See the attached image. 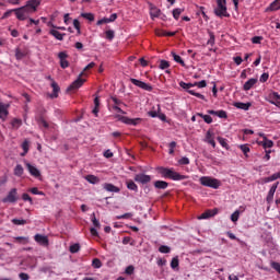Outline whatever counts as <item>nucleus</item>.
<instances>
[{
    "label": "nucleus",
    "mask_w": 280,
    "mask_h": 280,
    "mask_svg": "<svg viewBox=\"0 0 280 280\" xmlns=\"http://www.w3.org/2000/svg\"><path fill=\"white\" fill-rule=\"evenodd\" d=\"M19 201V190L16 188H12L8 195L2 199L4 205H14Z\"/></svg>",
    "instance_id": "39448f33"
},
{
    "label": "nucleus",
    "mask_w": 280,
    "mask_h": 280,
    "mask_svg": "<svg viewBox=\"0 0 280 280\" xmlns=\"http://www.w3.org/2000/svg\"><path fill=\"white\" fill-rule=\"evenodd\" d=\"M257 84V79L252 78L243 85L244 91H250Z\"/></svg>",
    "instance_id": "5701e85b"
},
{
    "label": "nucleus",
    "mask_w": 280,
    "mask_h": 280,
    "mask_svg": "<svg viewBox=\"0 0 280 280\" xmlns=\"http://www.w3.org/2000/svg\"><path fill=\"white\" fill-rule=\"evenodd\" d=\"M205 143H209L212 148H215V133L213 130H208L203 139Z\"/></svg>",
    "instance_id": "9d476101"
},
{
    "label": "nucleus",
    "mask_w": 280,
    "mask_h": 280,
    "mask_svg": "<svg viewBox=\"0 0 280 280\" xmlns=\"http://www.w3.org/2000/svg\"><path fill=\"white\" fill-rule=\"evenodd\" d=\"M150 16H151L152 21H154V19H159V16H161V10L156 7H151L150 8Z\"/></svg>",
    "instance_id": "b1692460"
},
{
    "label": "nucleus",
    "mask_w": 280,
    "mask_h": 280,
    "mask_svg": "<svg viewBox=\"0 0 280 280\" xmlns=\"http://www.w3.org/2000/svg\"><path fill=\"white\" fill-rule=\"evenodd\" d=\"M105 36L107 38V40H113V38H115V31H106L105 32Z\"/></svg>",
    "instance_id": "603ef678"
},
{
    "label": "nucleus",
    "mask_w": 280,
    "mask_h": 280,
    "mask_svg": "<svg viewBox=\"0 0 280 280\" xmlns=\"http://www.w3.org/2000/svg\"><path fill=\"white\" fill-rule=\"evenodd\" d=\"M261 40H264V37H261V36H255L252 38V43L254 45H261Z\"/></svg>",
    "instance_id": "5fc2aeb1"
},
{
    "label": "nucleus",
    "mask_w": 280,
    "mask_h": 280,
    "mask_svg": "<svg viewBox=\"0 0 280 280\" xmlns=\"http://www.w3.org/2000/svg\"><path fill=\"white\" fill-rule=\"evenodd\" d=\"M185 12V9L183 8H177L173 10V19H175V21H178L180 19V14Z\"/></svg>",
    "instance_id": "c756f323"
},
{
    "label": "nucleus",
    "mask_w": 280,
    "mask_h": 280,
    "mask_svg": "<svg viewBox=\"0 0 280 280\" xmlns=\"http://www.w3.org/2000/svg\"><path fill=\"white\" fill-rule=\"evenodd\" d=\"M207 113H208V115H215L220 119H226V117H228L226 112L223 109H221V110L208 109Z\"/></svg>",
    "instance_id": "6ab92c4d"
},
{
    "label": "nucleus",
    "mask_w": 280,
    "mask_h": 280,
    "mask_svg": "<svg viewBox=\"0 0 280 280\" xmlns=\"http://www.w3.org/2000/svg\"><path fill=\"white\" fill-rule=\"evenodd\" d=\"M174 148H176V141H172L170 143V151L168 154H173L174 153Z\"/></svg>",
    "instance_id": "e2e57ef3"
},
{
    "label": "nucleus",
    "mask_w": 280,
    "mask_h": 280,
    "mask_svg": "<svg viewBox=\"0 0 280 280\" xmlns=\"http://www.w3.org/2000/svg\"><path fill=\"white\" fill-rule=\"evenodd\" d=\"M135 180L136 183H140L141 185H147V183H150L152 180V177L145 174H137L135 176Z\"/></svg>",
    "instance_id": "ddd939ff"
},
{
    "label": "nucleus",
    "mask_w": 280,
    "mask_h": 280,
    "mask_svg": "<svg viewBox=\"0 0 280 280\" xmlns=\"http://www.w3.org/2000/svg\"><path fill=\"white\" fill-rule=\"evenodd\" d=\"M217 139H218L220 145H222L225 150H229V142H228L226 138L218 137Z\"/></svg>",
    "instance_id": "a19ab883"
},
{
    "label": "nucleus",
    "mask_w": 280,
    "mask_h": 280,
    "mask_svg": "<svg viewBox=\"0 0 280 280\" xmlns=\"http://www.w3.org/2000/svg\"><path fill=\"white\" fill-rule=\"evenodd\" d=\"M168 186H170V184H167V182H165V180H156L154 183V187L156 189H167Z\"/></svg>",
    "instance_id": "bb28decb"
},
{
    "label": "nucleus",
    "mask_w": 280,
    "mask_h": 280,
    "mask_svg": "<svg viewBox=\"0 0 280 280\" xmlns=\"http://www.w3.org/2000/svg\"><path fill=\"white\" fill-rule=\"evenodd\" d=\"M58 58L60 60L61 69H67L69 67V61L67 60V58H69V55H67L65 51H60L58 54Z\"/></svg>",
    "instance_id": "dca6fc26"
},
{
    "label": "nucleus",
    "mask_w": 280,
    "mask_h": 280,
    "mask_svg": "<svg viewBox=\"0 0 280 280\" xmlns=\"http://www.w3.org/2000/svg\"><path fill=\"white\" fill-rule=\"evenodd\" d=\"M233 60H234V62H235V65H236L237 67H240V65H242V62H244V59H242L241 56L234 57Z\"/></svg>",
    "instance_id": "680f3d73"
},
{
    "label": "nucleus",
    "mask_w": 280,
    "mask_h": 280,
    "mask_svg": "<svg viewBox=\"0 0 280 280\" xmlns=\"http://www.w3.org/2000/svg\"><path fill=\"white\" fill-rule=\"evenodd\" d=\"M271 268L277 271L278 275H280V264L277 261H271Z\"/></svg>",
    "instance_id": "4d7b16f0"
},
{
    "label": "nucleus",
    "mask_w": 280,
    "mask_h": 280,
    "mask_svg": "<svg viewBox=\"0 0 280 280\" xmlns=\"http://www.w3.org/2000/svg\"><path fill=\"white\" fill-rule=\"evenodd\" d=\"M179 86L182 89H184L185 91H187V93H189V95H194L195 97H198V100H205V95H202V94H200V93H198V92H196L194 90H189L188 85H187V83L185 81H180L179 82Z\"/></svg>",
    "instance_id": "1a4fd4ad"
},
{
    "label": "nucleus",
    "mask_w": 280,
    "mask_h": 280,
    "mask_svg": "<svg viewBox=\"0 0 280 280\" xmlns=\"http://www.w3.org/2000/svg\"><path fill=\"white\" fill-rule=\"evenodd\" d=\"M80 252V244L75 243L70 246V253L75 254Z\"/></svg>",
    "instance_id": "de8ad7c7"
},
{
    "label": "nucleus",
    "mask_w": 280,
    "mask_h": 280,
    "mask_svg": "<svg viewBox=\"0 0 280 280\" xmlns=\"http://www.w3.org/2000/svg\"><path fill=\"white\" fill-rule=\"evenodd\" d=\"M277 187H279V182H277L276 184H273L271 186V188L268 191L266 201L268 202V205H270L272 202V200H275V194L277 191Z\"/></svg>",
    "instance_id": "2eb2a0df"
},
{
    "label": "nucleus",
    "mask_w": 280,
    "mask_h": 280,
    "mask_svg": "<svg viewBox=\"0 0 280 280\" xmlns=\"http://www.w3.org/2000/svg\"><path fill=\"white\" fill-rule=\"evenodd\" d=\"M82 75H84V72H81L78 79L69 85L68 91H78V89H81L84 82H86V79H82Z\"/></svg>",
    "instance_id": "423d86ee"
},
{
    "label": "nucleus",
    "mask_w": 280,
    "mask_h": 280,
    "mask_svg": "<svg viewBox=\"0 0 280 280\" xmlns=\"http://www.w3.org/2000/svg\"><path fill=\"white\" fill-rule=\"evenodd\" d=\"M161 114V105L156 104L148 112L149 117L156 118Z\"/></svg>",
    "instance_id": "aec40b11"
},
{
    "label": "nucleus",
    "mask_w": 280,
    "mask_h": 280,
    "mask_svg": "<svg viewBox=\"0 0 280 280\" xmlns=\"http://www.w3.org/2000/svg\"><path fill=\"white\" fill-rule=\"evenodd\" d=\"M73 27L77 30V34H82L80 30V21L78 19L73 20Z\"/></svg>",
    "instance_id": "3c124183"
},
{
    "label": "nucleus",
    "mask_w": 280,
    "mask_h": 280,
    "mask_svg": "<svg viewBox=\"0 0 280 280\" xmlns=\"http://www.w3.org/2000/svg\"><path fill=\"white\" fill-rule=\"evenodd\" d=\"M92 266L93 268H102V260H100V258H94L92 260Z\"/></svg>",
    "instance_id": "09e8293b"
},
{
    "label": "nucleus",
    "mask_w": 280,
    "mask_h": 280,
    "mask_svg": "<svg viewBox=\"0 0 280 280\" xmlns=\"http://www.w3.org/2000/svg\"><path fill=\"white\" fill-rule=\"evenodd\" d=\"M130 82L133 83L135 86H138V89H142V91H152L150 83H145L138 79H130Z\"/></svg>",
    "instance_id": "0eeeda50"
},
{
    "label": "nucleus",
    "mask_w": 280,
    "mask_h": 280,
    "mask_svg": "<svg viewBox=\"0 0 280 280\" xmlns=\"http://www.w3.org/2000/svg\"><path fill=\"white\" fill-rule=\"evenodd\" d=\"M199 182L203 187H210L211 189H220L222 186V182H220V179L211 176H202L199 178Z\"/></svg>",
    "instance_id": "20e7f679"
},
{
    "label": "nucleus",
    "mask_w": 280,
    "mask_h": 280,
    "mask_svg": "<svg viewBox=\"0 0 280 280\" xmlns=\"http://www.w3.org/2000/svg\"><path fill=\"white\" fill-rule=\"evenodd\" d=\"M215 215H218V208L207 210L200 217H198V220H209V218H213Z\"/></svg>",
    "instance_id": "f3484780"
},
{
    "label": "nucleus",
    "mask_w": 280,
    "mask_h": 280,
    "mask_svg": "<svg viewBox=\"0 0 280 280\" xmlns=\"http://www.w3.org/2000/svg\"><path fill=\"white\" fill-rule=\"evenodd\" d=\"M30 191L33 194V196H45V194L38 190L36 187L31 188Z\"/></svg>",
    "instance_id": "8fccbe9b"
},
{
    "label": "nucleus",
    "mask_w": 280,
    "mask_h": 280,
    "mask_svg": "<svg viewBox=\"0 0 280 280\" xmlns=\"http://www.w3.org/2000/svg\"><path fill=\"white\" fill-rule=\"evenodd\" d=\"M23 166L21 164H18L15 167H14V176H23Z\"/></svg>",
    "instance_id": "ea45409f"
},
{
    "label": "nucleus",
    "mask_w": 280,
    "mask_h": 280,
    "mask_svg": "<svg viewBox=\"0 0 280 280\" xmlns=\"http://www.w3.org/2000/svg\"><path fill=\"white\" fill-rule=\"evenodd\" d=\"M268 78H270L268 73H262L260 75V82H268Z\"/></svg>",
    "instance_id": "0e129e2a"
},
{
    "label": "nucleus",
    "mask_w": 280,
    "mask_h": 280,
    "mask_svg": "<svg viewBox=\"0 0 280 280\" xmlns=\"http://www.w3.org/2000/svg\"><path fill=\"white\" fill-rule=\"evenodd\" d=\"M217 5L213 9V13L219 19H229L231 13H229V9L226 8V0H215Z\"/></svg>",
    "instance_id": "7ed1b4c3"
},
{
    "label": "nucleus",
    "mask_w": 280,
    "mask_h": 280,
    "mask_svg": "<svg viewBox=\"0 0 280 280\" xmlns=\"http://www.w3.org/2000/svg\"><path fill=\"white\" fill-rule=\"evenodd\" d=\"M25 165L31 176H34V178H40V171L36 166L32 165L28 162H25Z\"/></svg>",
    "instance_id": "f8f14e48"
},
{
    "label": "nucleus",
    "mask_w": 280,
    "mask_h": 280,
    "mask_svg": "<svg viewBox=\"0 0 280 280\" xmlns=\"http://www.w3.org/2000/svg\"><path fill=\"white\" fill-rule=\"evenodd\" d=\"M160 174L163 178H170V180H187L189 178L187 175H182L174 168L160 167Z\"/></svg>",
    "instance_id": "f03ea898"
},
{
    "label": "nucleus",
    "mask_w": 280,
    "mask_h": 280,
    "mask_svg": "<svg viewBox=\"0 0 280 280\" xmlns=\"http://www.w3.org/2000/svg\"><path fill=\"white\" fill-rule=\"evenodd\" d=\"M49 34H50V36H54V38H56L57 40H65V36H67V34L60 33L56 28L50 30Z\"/></svg>",
    "instance_id": "4be33fe9"
},
{
    "label": "nucleus",
    "mask_w": 280,
    "mask_h": 280,
    "mask_svg": "<svg viewBox=\"0 0 280 280\" xmlns=\"http://www.w3.org/2000/svg\"><path fill=\"white\" fill-rule=\"evenodd\" d=\"M127 189H129L130 191H139V186H137L135 182L129 180L127 182Z\"/></svg>",
    "instance_id": "f704fd0d"
},
{
    "label": "nucleus",
    "mask_w": 280,
    "mask_h": 280,
    "mask_svg": "<svg viewBox=\"0 0 280 280\" xmlns=\"http://www.w3.org/2000/svg\"><path fill=\"white\" fill-rule=\"evenodd\" d=\"M103 189H105V191H110L112 194H119L120 191L119 187L108 183L103 185Z\"/></svg>",
    "instance_id": "412c9836"
},
{
    "label": "nucleus",
    "mask_w": 280,
    "mask_h": 280,
    "mask_svg": "<svg viewBox=\"0 0 280 280\" xmlns=\"http://www.w3.org/2000/svg\"><path fill=\"white\" fill-rule=\"evenodd\" d=\"M32 25H40V20H34L30 18L26 27H32Z\"/></svg>",
    "instance_id": "c03bdc74"
},
{
    "label": "nucleus",
    "mask_w": 280,
    "mask_h": 280,
    "mask_svg": "<svg viewBox=\"0 0 280 280\" xmlns=\"http://www.w3.org/2000/svg\"><path fill=\"white\" fill-rule=\"evenodd\" d=\"M85 180H88V183H90L91 185H97V183H100V177L95 175H86Z\"/></svg>",
    "instance_id": "cd10ccee"
},
{
    "label": "nucleus",
    "mask_w": 280,
    "mask_h": 280,
    "mask_svg": "<svg viewBox=\"0 0 280 280\" xmlns=\"http://www.w3.org/2000/svg\"><path fill=\"white\" fill-rule=\"evenodd\" d=\"M278 178H280V172H278V173H275V174H272L271 176H269V177H265L264 179H262V183H272V182H275V180H278Z\"/></svg>",
    "instance_id": "a878e982"
},
{
    "label": "nucleus",
    "mask_w": 280,
    "mask_h": 280,
    "mask_svg": "<svg viewBox=\"0 0 280 280\" xmlns=\"http://www.w3.org/2000/svg\"><path fill=\"white\" fill-rule=\"evenodd\" d=\"M50 86L52 89L51 97H58V93H60V86L58 85V83H56V81H52V83H50Z\"/></svg>",
    "instance_id": "393cba45"
},
{
    "label": "nucleus",
    "mask_w": 280,
    "mask_h": 280,
    "mask_svg": "<svg viewBox=\"0 0 280 280\" xmlns=\"http://www.w3.org/2000/svg\"><path fill=\"white\" fill-rule=\"evenodd\" d=\"M270 100H278V101H280V95H279V93L273 92V93L270 95Z\"/></svg>",
    "instance_id": "774afa93"
},
{
    "label": "nucleus",
    "mask_w": 280,
    "mask_h": 280,
    "mask_svg": "<svg viewBox=\"0 0 280 280\" xmlns=\"http://www.w3.org/2000/svg\"><path fill=\"white\" fill-rule=\"evenodd\" d=\"M197 117H201L206 124H213V118L210 115H205L202 113H197Z\"/></svg>",
    "instance_id": "c85d7f7f"
},
{
    "label": "nucleus",
    "mask_w": 280,
    "mask_h": 280,
    "mask_svg": "<svg viewBox=\"0 0 280 280\" xmlns=\"http://www.w3.org/2000/svg\"><path fill=\"white\" fill-rule=\"evenodd\" d=\"M10 104L0 102V119H2V121H5V119H8V115L10 114L8 112Z\"/></svg>",
    "instance_id": "9b49d317"
},
{
    "label": "nucleus",
    "mask_w": 280,
    "mask_h": 280,
    "mask_svg": "<svg viewBox=\"0 0 280 280\" xmlns=\"http://www.w3.org/2000/svg\"><path fill=\"white\" fill-rule=\"evenodd\" d=\"M22 150H23V153H21V156H25V154L30 152V141L24 140V142L22 143Z\"/></svg>",
    "instance_id": "72a5a7b5"
},
{
    "label": "nucleus",
    "mask_w": 280,
    "mask_h": 280,
    "mask_svg": "<svg viewBox=\"0 0 280 280\" xmlns=\"http://www.w3.org/2000/svg\"><path fill=\"white\" fill-rule=\"evenodd\" d=\"M237 220H240V210H236L234 211L232 214H231V221L232 222H237Z\"/></svg>",
    "instance_id": "49530a36"
},
{
    "label": "nucleus",
    "mask_w": 280,
    "mask_h": 280,
    "mask_svg": "<svg viewBox=\"0 0 280 280\" xmlns=\"http://www.w3.org/2000/svg\"><path fill=\"white\" fill-rule=\"evenodd\" d=\"M125 272L127 275H133L135 273V266L130 265L125 269Z\"/></svg>",
    "instance_id": "052dcab7"
},
{
    "label": "nucleus",
    "mask_w": 280,
    "mask_h": 280,
    "mask_svg": "<svg viewBox=\"0 0 280 280\" xmlns=\"http://www.w3.org/2000/svg\"><path fill=\"white\" fill-rule=\"evenodd\" d=\"M34 240L39 246H49V238L43 234H36Z\"/></svg>",
    "instance_id": "4468645a"
},
{
    "label": "nucleus",
    "mask_w": 280,
    "mask_h": 280,
    "mask_svg": "<svg viewBox=\"0 0 280 280\" xmlns=\"http://www.w3.org/2000/svg\"><path fill=\"white\" fill-rule=\"evenodd\" d=\"M269 10L271 12H277V10H280V0H275L270 5Z\"/></svg>",
    "instance_id": "7c9ffc66"
},
{
    "label": "nucleus",
    "mask_w": 280,
    "mask_h": 280,
    "mask_svg": "<svg viewBox=\"0 0 280 280\" xmlns=\"http://www.w3.org/2000/svg\"><path fill=\"white\" fill-rule=\"evenodd\" d=\"M178 164L179 165H189V158L184 156V158L179 159Z\"/></svg>",
    "instance_id": "13d9d810"
},
{
    "label": "nucleus",
    "mask_w": 280,
    "mask_h": 280,
    "mask_svg": "<svg viewBox=\"0 0 280 280\" xmlns=\"http://www.w3.org/2000/svg\"><path fill=\"white\" fill-rule=\"evenodd\" d=\"M15 58L16 60H23L25 58V52L21 51V49L16 48L15 49Z\"/></svg>",
    "instance_id": "37998d69"
},
{
    "label": "nucleus",
    "mask_w": 280,
    "mask_h": 280,
    "mask_svg": "<svg viewBox=\"0 0 280 280\" xmlns=\"http://www.w3.org/2000/svg\"><path fill=\"white\" fill-rule=\"evenodd\" d=\"M23 125V121L19 118H14L11 122L12 128L19 130V127Z\"/></svg>",
    "instance_id": "58836bf2"
},
{
    "label": "nucleus",
    "mask_w": 280,
    "mask_h": 280,
    "mask_svg": "<svg viewBox=\"0 0 280 280\" xmlns=\"http://www.w3.org/2000/svg\"><path fill=\"white\" fill-rule=\"evenodd\" d=\"M179 266V260H178V256H175L172 261H171V268L173 270H176Z\"/></svg>",
    "instance_id": "79ce46f5"
},
{
    "label": "nucleus",
    "mask_w": 280,
    "mask_h": 280,
    "mask_svg": "<svg viewBox=\"0 0 280 280\" xmlns=\"http://www.w3.org/2000/svg\"><path fill=\"white\" fill-rule=\"evenodd\" d=\"M270 104H273V106H277L278 108H280V101L279 100H275V98H270Z\"/></svg>",
    "instance_id": "338daca9"
},
{
    "label": "nucleus",
    "mask_w": 280,
    "mask_h": 280,
    "mask_svg": "<svg viewBox=\"0 0 280 280\" xmlns=\"http://www.w3.org/2000/svg\"><path fill=\"white\" fill-rule=\"evenodd\" d=\"M20 279L21 280H30V275L25 273V272H21L19 275Z\"/></svg>",
    "instance_id": "69168bd1"
},
{
    "label": "nucleus",
    "mask_w": 280,
    "mask_h": 280,
    "mask_svg": "<svg viewBox=\"0 0 280 280\" xmlns=\"http://www.w3.org/2000/svg\"><path fill=\"white\" fill-rule=\"evenodd\" d=\"M234 106L236 108H241V110H248L250 108V103H235Z\"/></svg>",
    "instance_id": "2f4dec72"
},
{
    "label": "nucleus",
    "mask_w": 280,
    "mask_h": 280,
    "mask_svg": "<svg viewBox=\"0 0 280 280\" xmlns=\"http://www.w3.org/2000/svg\"><path fill=\"white\" fill-rule=\"evenodd\" d=\"M160 69H170V61L167 60H161L160 61Z\"/></svg>",
    "instance_id": "6e6d98bb"
},
{
    "label": "nucleus",
    "mask_w": 280,
    "mask_h": 280,
    "mask_svg": "<svg viewBox=\"0 0 280 280\" xmlns=\"http://www.w3.org/2000/svg\"><path fill=\"white\" fill-rule=\"evenodd\" d=\"M12 12H14V9H11V10L5 11V12L3 13V15H2L1 19H2V20L10 19Z\"/></svg>",
    "instance_id": "bf43d9fd"
},
{
    "label": "nucleus",
    "mask_w": 280,
    "mask_h": 280,
    "mask_svg": "<svg viewBox=\"0 0 280 280\" xmlns=\"http://www.w3.org/2000/svg\"><path fill=\"white\" fill-rule=\"evenodd\" d=\"M256 143L258 145H261L265 150H268V148L275 147V142L268 138H265L264 140H257Z\"/></svg>",
    "instance_id": "a211bd4d"
},
{
    "label": "nucleus",
    "mask_w": 280,
    "mask_h": 280,
    "mask_svg": "<svg viewBox=\"0 0 280 280\" xmlns=\"http://www.w3.org/2000/svg\"><path fill=\"white\" fill-rule=\"evenodd\" d=\"M172 56L175 62H177L178 65H182V67H185V61L180 56L176 55V52H172Z\"/></svg>",
    "instance_id": "c9c22d12"
},
{
    "label": "nucleus",
    "mask_w": 280,
    "mask_h": 280,
    "mask_svg": "<svg viewBox=\"0 0 280 280\" xmlns=\"http://www.w3.org/2000/svg\"><path fill=\"white\" fill-rule=\"evenodd\" d=\"M43 0H28L25 5L14 9L18 21H27L38 10Z\"/></svg>",
    "instance_id": "f257e3e1"
},
{
    "label": "nucleus",
    "mask_w": 280,
    "mask_h": 280,
    "mask_svg": "<svg viewBox=\"0 0 280 280\" xmlns=\"http://www.w3.org/2000/svg\"><path fill=\"white\" fill-rule=\"evenodd\" d=\"M22 200H24V202H30V205H34V200H32V197H30L25 192L22 195Z\"/></svg>",
    "instance_id": "864d4df0"
},
{
    "label": "nucleus",
    "mask_w": 280,
    "mask_h": 280,
    "mask_svg": "<svg viewBox=\"0 0 280 280\" xmlns=\"http://www.w3.org/2000/svg\"><path fill=\"white\" fill-rule=\"evenodd\" d=\"M238 148L243 152L244 156L248 159V152H250V147H248V144H241L238 145Z\"/></svg>",
    "instance_id": "473e14b6"
},
{
    "label": "nucleus",
    "mask_w": 280,
    "mask_h": 280,
    "mask_svg": "<svg viewBox=\"0 0 280 280\" xmlns=\"http://www.w3.org/2000/svg\"><path fill=\"white\" fill-rule=\"evenodd\" d=\"M81 18L90 22L95 21V14L93 13H81Z\"/></svg>",
    "instance_id": "4c0bfd02"
},
{
    "label": "nucleus",
    "mask_w": 280,
    "mask_h": 280,
    "mask_svg": "<svg viewBox=\"0 0 280 280\" xmlns=\"http://www.w3.org/2000/svg\"><path fill=\"white\" fill-rule=\"evenodd\" d=\"M13 224H15L16 226H22L23 224H27V221L24 219H13L12 220Z\"/></svg>",
    "instance_id": "a18cd8bd"
},
{
    "label": "nucleus",
    "mask_w": 280,
    "mask_h": 280,
    "mask_svg": "<svg viewBox=\"0 0 280 280\" xmlns=\"http://www.w3.org/2000/svg\"><path fill=\"white\" fill-rule=\"evenodd\" d=\"M120 121L122 124H126L127 126H139L141 124L142 119L141 118H129L127 116L120 117Z\"/></svg>",
    "instance_id": "6e6552de"
},
{
    "label": "nucleus",
    "mask_w": 280,
    "mask_h": 280,
    "mask_svg": "<svg viewBox=\"0 0 280 280\" xmlns=\"http://www.w3.org/2000/svg\"><path fill=\"white\" fill-rule=\"evenodd\" d=\"M159 253H162L163 255H167L168 253H172V248L167 245H161L159 247Z\"/></svg>",
    "instance_id": "e433bc0d"
}]
</instances>
